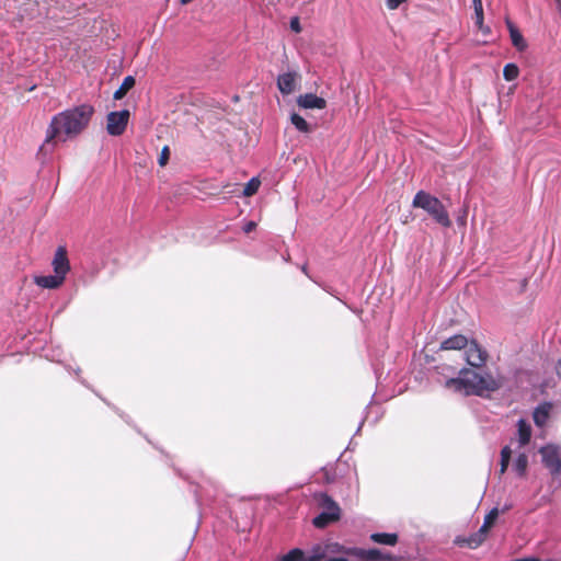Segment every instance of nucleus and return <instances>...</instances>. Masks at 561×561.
<instances>
[{"label":"nucleus","mask_w":561,"mask_h":561,"mask_svg":"<svg viewBox=\"0 0 561 561\" xmlns=\"http://www.w3.org/2000/svg\"><path fill=\"white\" fill-rule=\"evenodd\" d=\"M94 108L90 104H81L65 110L53 116L46 130V138L39 148V153L46 154L53 150L49 148L54 140L67 141L78 137L90 124Z\"/></svg>","instance_id":"f257e3e1"},{"label":"nucleus","mask_w":561,"mask_h":561,"mask_svg":"<svg viewBox=\"0 0 561 561\" xmlns=\"http://www.w3.org/2000/svg\"><path fill=\"white\" fill-rule=\"evenodd\" d=\"M504 378L491 374H479L473 370H462L461 376L446 381V387L466 394L474 393L484 396L485 393L499 390L504 386Z\"/></svg>","instance_id":"f03ea898"},{"label":"nucleus","mask_w":561,"mask_h":561,"mask_svg":"<svg viewBox=\"0 0 561 561\" xmlns=\"http://www.w3.org/2000/svg\"><path fill=\"white\" fill-rule=\"evenodd\" d=\"M341 550L342 545L327 540L312 546L307 552L295 548L279 561H352L345 557H337Z\"/></svg>","instance_id":"7ed1b4c3"},{"label":"nucleus","mask_w":561,"mask_h":561,"mask_svg":"<svg viewBox=\"0 0 561 561\" xmlns=\"http://www.w3.org/2000/svg\"><path fill=\"white\" fill-rule=\"evenodd\" d=\"M414 208H422L425 210L438 225L450 228L451 220L444 204L435 196L425 191H419L413 201Z\"/></svg>","instance_id":"20e7f679"},{"label":"nucleus","mask_w":561,"mask_h":561,"mask_svg":"<svg viewBox=\"0 0 561 561\" xmlns=\"http://www.w3.org/2000/svg\"><path fill=\"white\" fill-rule=\"evenodd\" d=\"M337 557H345L352 561H404L402 557H397L379 549L365 550L359 548H346L344 546H342V550Z\"/></svg>","instance_id":"39448f33"},{"label":"nucleus","mask_w":561,"mask_h":561,"mask_svg":"<svg viewBox=\"0 0 561 561\" xmlns=\"http://www.w3.org/2000/svg\"><path fill=\"white\" fill-rule=\"evenodd\" d=\"M318 503L322 512L313 518V525L317 528H324L329 524L340 519V506L332 497L325 493H321L318 495Z\"/></svg>","instance_id":"423d86ee"},{"label":"nucleus","mask_w":561,"mask_h":561,"mask_svg":"<svg viewBox=\"0 0 561 561\" xmlns=\"http://www.w3.org/2000/svg\"><path fill=\"white\" fill-rule=\"evenodd\" d=\"M543 465L550 470L553 476V482H557V486L561 485V448L553 445H548L539 450Z\"/></svg>","instance_id":"0eeeda50"},{"label":"nucleus","mask_w":561,"mask_h":561,"mask_svg":"<svg viewBox=\"0 0 561 561\" xmlns=\"http://www.w3.org/2000/svg\"><path fill=\"white\" fill-rule=\"evenodd\" d=\"M130 113L128 110L111 112L107 114L106 130L111 136H121L128 124Z\"/></svg>","instance_id":"6e6552de"},{"label":"nucleus","mask_w":561,"mask_h":561,"mask_svg":"<svg viewBox=\"0 0 561 561\" xmlns=\"http://www.w3.org/2000/svg\"><path fill=\"white\" fill-rule=\"evenodd\" d=\"M54 273L66 279L67 273L70 271V263L67 256V250L65 247H59L51 261Z\"/></svg>","instance_id":"1a4fd4ad"},{"label":"nucleus","mask_w":561,"mask_h":561,"mask_svg":"<svg viewBox=\"0 0 561 561\" xmlns=\"http://www.w3.org/2000/svg\"><path fill=\"white\" fill-rule=\"evenodd\" d=\"M467 362L470 366L480 367L486 360V352L482 350L476 342H471L466 351Z\"/></svg>","instance_id":"9d476101"},{"label":"nucleus","mask_w":561,"mask_h":561,"mask_svg":"<svg viewBox=\"0 0 561 561\" xmlns=\"http://www.w3.org/2000/svg\"><path fill=\"white\" fill-rule=\"evenodd\" d=\"M297 104L302 108H318L323 110L327 106V101L312 93L299 95Z\"/></svg>","instance_id":"9b49d317"},{"label":"nucleus","mask_w":561,"mask_h":561,"mask_svg":"<svg viewBox=\"0 0 561 561\" xmlns=\"http://www.w3.org/2000/svg\"><path fill=\"white\" fill-rule=\"evenodd\" d=\"M505 23L508 28L513 46L519 51L525 50L527 48V43L519 30L510 19H506Z\"/></svg>","instance_id":"f8f14e48"},{"label":"nucleus","mask_w":561,"mask_h":561,"mask_svg":"<svg viewBox=\"0 0 561 561\" xmlns=\"http://www.w3.org/2000/svg\"><path fill=\"white\" fill-rule=\"evenodd\" d=\"M296 77L295 72H286L278 77L277 87L283 94H290L295 91Z\"/></svg>","instance_id":"ddd939ff"},{"label":"nucleus","mask_w":561,"mask_h":561,"mask_svg":"<svg viewBox=\"0 0 561 561\" xmlns=\"http://www.w3.org/2000/svg\"><path fill=\"white\" fill-rule=\"evenodd\" d=\"M34 282L42 288L56 289L64 284L65 279L54 273V275L36 276Z\"/></svg>","instance_id":"4468645a"},{"label":"nucleus","mask_w":561,"mask_h":561,"mask_svg":"<svg viewBox=\"0 0 561 561\" xmlns=\"http://www.w3.org/2000/svg\"><path fill=\"white\" fill-rule=\"evenodd\" d=\"M468 346V340L462 334H457L444 340L440 344V350H462Z\"/></svg>","instance_id":"2eb2a0df"},{"label":"nucleus","mask_w":561,"mask_h":561,"mask_svg":"<svg viewBox=\"0 0 561 561\" xmlns=\"http://www.w3.org/2000/svg\"><path fill=\"white\" fill-rule=\"evenodd\" d=\"M551 408L550 403H543L534 411V422L537 426H543L547 423Z\"/></svg>","instance_id":"dca6fc26"},{"label":"nucleus","mask_w":561,"mask_h":561,"mask_svg":"<svg viewBox=\"0 0 561 561\" xmlns=\"http://www.w3.org/2000/svg\"><path fill=\"white\" fill-rule=\"evenodd\" d=\"M370 539L379 545L394 546L398 542L397 534L376 533L370 536Z\"/></svg>","instance_id":"f3484780"},{"label":"nucleus","mask_w":561,"mask_h":561,"mask_svg":"<svg viewBox=\"0 0 561 561\" xmlns=\"http://www.w3.org/2000/svg\"><path fill=\"white\" fill-rule=\"evenodd\" d=\"M518 427V440L522 446H525L529 443L531 436L530 425L524 421L519 420L517 423Z\"/></svg>","instance_id":"a211bd4d"},{"label":"nucleus","mask_w":561,"mask_h":561,"mask_svg":"<svg viewBox=\"0 0 561 561\" xmlns=\"http://www.w3.org/2000/svg\"><path fill=\"white\" fill-rule=\"evenodd\" d=\"M135 78L133 76H127L124 78L121 87L114 92L113 98L115 100L123 99L127 92L135 85Z\"/></svg>","instance_id":"6ab92c4d"},{"label":"nucleus","mask_w":561,"mask_h":561,"mask_svg":"<svg viewBox=\"0 0 561 561\" xmlns=\"http://www.w3.org/2000/svg\"><path fill=\"white\" fill-rule=\"evenodd\" d=\"M486 535L488 533L483 531L480 528L477 533L466 538V546H468L471 549L478 548L485 540Z\"/></svg>","instance_id":"aec40b11"},{"label":"nucleus","mask_w":561,"mask_h":561,"mask_svg":"<svg viewBox=\"0 0 561 561\" xmlns=\"http://www.w3.org/2000/svg\"><path fill=\"white\" fill-rule=\"evenodd\" d=\"M290 122L301 133L308 134L311 131L310 125L299 114L293 113L290 115Z\"/></svg>","instance_id":"412c9836"},{"label":"nucleus","mask_w":561,"mask_h":561,"mask_svg":"<svg viewBox=\"0 0 561 561\" xmlns=\"http://www.w3.org/2000/svg\"><path fill=\"white\" fill-rule=\"evenodd\" d=\"M500 515V510L497 507L492 508L486 516L484 517V522L482 526L480 527L483 531L488 533L489 529L493 526L496 518Z\"/></svg>","instance_id":"4be33fe9"},{"label":"nucleus","mask_w":561,"mask_h":561,"mask_svg":"<svg viewBox=\"0 0 561 561\" xmlns=\"http://www.w3.org/2000/svg\"><path fill=\"white\" fill-rule=\"evenodd\" d=\"M527 466H528V457L526 454H519L518 457L516 458L513 467H514V470L517 472L518 476H524L526 473V470H527Z\"/></svg>","instance_id":"5701e85b"},{"label":"nucleus","mask_w":561,"mask_h":561,"mask_svg":"<svg viewBox=\"0 0 561 561\" xmlns=\"http://www.w3.org/2000/svg\"><path fill=\"white\" fill-rule=\"evenodd\" d=\"M474 15H476V25L483 30V5L482 0H472Z\"/></svg>","instance_id":"b1692460"},{"label":"nucleus","mask_w":561,"mask_h":561,"mask_svg":"<svg viewBox=\"0 0 561 561\" xmlns=\"http://www.w3.org/2000/svg\"><path fill=\"white\" fill-rule=\"evenodd\" d=\"M519 69L515 64H507L503 69V77L507 81H513L518 77Z\"/></svg>","instance_id":"393cba45"},{"label":"nucleus","mask_w":561,"mask_h":561,"mask_svg":"<svg viewBox=\"0 0 561 561\" xmlns=\"http://www.w3.org/2000/svg\"><path fill=\"white\" fill-rule=\"evenodd\" d=\"M260 184H261V182L257 178H252L244 186L243 195L244 196L254 195L257 192Z\"/></svg>","instance_id":"a878e982"},{"label":"nucleus","mask_w":561,"mask_h":561,"mask_svg":"<svg viewBox=\"0 0 561 561\" xmlns=\"http://www.w3.org/2000/svg\"><path fill=\"white\" fill-rule=\"evenodd\" d=\"M169 158H170V149L168 146H164L160 152V157L158 160L160 167H164L168 163Z\"/></svg>","instance_id":"bb28decb"},{"label":"nucleus","mask_w":561,"mask_h":561,"mask_svg":"<svg viewBox=\"0 0 561 561\" xmlns=\"http://www.w3.org/2000/svg\"><path fill=\"white\" fill-rule=\"evenodd\" d=\"M290 28L295 33H300L301 32L300 21H299V19L297 16H295V18H293L290 20Z\"/></svg>","instance_id":"cd10ccee"},{"label":"nucleus","mask_w":561,"mask_h":561,"mask_svg":"<svg viewBox=\"0 0 561 561\" xmlns=\"http://www.w3.org/2000/svg\"><path fill=\"white\" fill-rule=\"evenodd\" d=\"M404 0H386L387 7L390 10L397 9Z\"/></svg>","instance_id":"c85d7f7f"},{"label":"nucleus","mask_w":561,"mask_h":561,"mask_svg":"<svg viewBox=\"0 0 561 561\" xmlns=\"http://www.w3.org/2000/svg\"><path fill=\"white\" fill-rule=\"evenodd\" d=\"M511 456H512L511 448L508 446L503 447L501 450V458L511 460Z\"/></svg>","instance_id":"c756f323"},{"label":"nucleus","mask_w":561,"mask_h":561,"mask_svg":"<svg viewBox=\"0 0 561 561\" xmlns=\"http://www.w3.org/2000/svg\"><path fill=\"white\" fill-rule=\"evenodd\" d=\"M256 228V222L254 221H248L244 226H243V231L245 233H250L251 231H253L254 229Z\"/></svg>","instance_id":"7c9ffc66"},{"label":"nucleus","mask_w":561,"mask_h":561,"mask_svg":"<svg viewBox=\"0 0 561 561\" xmlns=\"http://www.w3.org/2000/svg\"><path fill=\"white\" fill-rule=\"evenodd\" d=\"M508 463H510V460L501 458V468H500L501 474H503L507 470Z\"/></svg>","instance_id":"2f4dec72"},{"label":"nucleus","mask_w":561,"mask_h":561,"mask_svg":"<svg viewBox=\"0 0 561 561\" xmlns=\"http://www.w3.org/2000/svg\"><path fill=\"white\" fill-rule=\"evenodd\" d=\"M455 543L459 546H466V538L457 537Z\"/></svg>","instance_id":"473e14b6"},{"label":"nucleus","mask_w":561,"mask_h":561,"mask_svg":"<svg viewBox=\"0 0 561 561\" xmlns=\"http://www.w3.org/2000/svg\"><path fill=\"white\" fill-rule=\"evenodd\" d=\"M466 216H467V213L465 211L463 216L458 218L459 225H461V226L466 225Z\"/></svg>","instance_id":"72a5a7b5"},{"label":"nucleus","mask_w":561,"mask_h":561,"mask_svg":"<svg viewBox=\"0 0 561 561\" xmlns=\"http://www.w3.org/2000/svg\"><path fill=\"white\" fill-rule=\"evenodd\" d=\"M512 507H513V505L511 503H507L503 506V508L500 511V513H505V512L510 511Z\"/></svg>","instance_id":"f704fd0d"},{"label":"nucleus","mask_w":561,"mask_h":561,"mask_svg":"<svg viewBox=\"0 0 561 561\" xmlns=\"http://www.w3.org/2000/svg\"><path fill=\"white\" fill-rule=\"evenodd\" d=\"M556 370H557L558 376L561 377V359L558 362Z\"/></svg>","instance_id":"c9c22d12"},{"label":"nucleus","mask_w":561,"mask_h":561,"mask_svg":"<svg viewBox=\"0 0 561 561\" xmlns=\"http://www.w3.org/2000/svg\"><path fill=\"white\" fill-rule=\"evenodd\" d=\"M559 12H561V0H554Z\"/></svg>","instance_id":"e433bc0d"},{"label":"nucleus","mask_w":561,"mask_h":561,"mask_svg":"<svg viewBox=\"0 0 561 561\" xmlns=\"http://www.w3.org/2000/svg\"><path fill=\"white\" fill-rule=\"evenodd\" d=\"M182 4H187L190 3L192 0H180Z\"/></svg>","instance_id":"4c0bfd02"}]
</instances>
